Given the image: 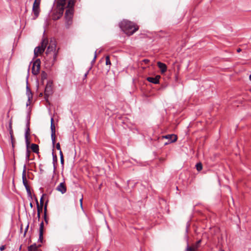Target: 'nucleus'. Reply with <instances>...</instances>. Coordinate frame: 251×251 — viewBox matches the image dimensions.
Segmentation results:
<instances>
[{"label":"nucleus","mask_w":251,"mask_h":251,"mask_svg":"<svg viewBox=\"0 0 251 251\" xmlns=\"http://www.w3.org/2000/svg\"><path fill=\"white\" fill-rule=\"evenodd\" d=\"M29 205L30 206L31 208H32L33 207V204L32 202H30L29 203Z\"/></svg>","instance_id":"nucleus-43"},{"label":"nucleus","mask_w":251,"mask_h":251,"mask_svg":"<svg viewBox=\"0 0 251 251\" xmlns=\"http://www.w3.org/2000/svg\"><path fill=\"white\" fill-rule=\"evenodd\" d=\"M41 77L42 80H43V81L45 79H47V77H48L47 73H46L45 71H42L41 72Z\"/></svg>","instance_id":"nucleus-22"},{"label":"nucleus","mask_w":251,"mask_h":251,"mask_svg":"<svg viewBox=\"0 0 251 251\" xmlns=\"http://www.w3.org/2000/svg\"><path fill=\"white\" fill-rule=\"evenodd\" d=\"M157 66L160 69L161 73H164L167 71V66L165 64L161 62H158Z\"/></svg>","instance_id":"nucleus-14"},{"label":"nucleus","mask_w":251,"mask_h":251,"mask_svg":"<svg viewBox=\"0 0 251 251\" xmlns=\"http://www.w3.org/2000/svg\"><path fill=\"white\" fill-rule=\"evenodd\" d=\"M196 167L198 171H200L202 169V165L201 163H198L196 165Z\"/></svg>","instance_id":"nucleus-28"},{"label":"nucleus","mask_w":251,"mask_h":251,"mask_svg":"<svg viewBox=\"0 0 251 251\" xmlns=\"http://www.w3.org/2000/svg\"><path fill=\"white\" fill-rule=\"evenodd\" d=\"M39 240H40L41 241V242H42V240L43 239L44 236H39Z\"/></svg>","instance_id":"nucleus-41"},{"label":"nucleus","mask_w":251,"mask_h":251,"mask_svg":"<svg viewBox=\"0 0 251 251\" xmlns=\"http://www.w3.org/2000/svg\"><path fill=\"white\" fill-rule=\"evenodd\" d=\"M105 64L106 65H109V68H110V66L111 65V61L110 60V57L109 56H106L105 57Z\"/></svg>","instance_id":"nucleus-27"},{"label":"nucleus","mask_w":251,"mask_h":251,"mask_svg":"<svg viewBox=\"0 0 251 251\" xmlns=\"http://www.w3.org/2000/svg\"><path fill=\"white\" fill-rule=\"evenodd\" d=\"M26 119H27V122L26 124V128H25V133H26V132H27L28 134H30V128H29L30 122H29V114H28Z\"/></svg>","instance_id":"nucleus-16"},{"label":"nucleus","mask_w":251,"mask_h":251,"mask_svg":"<svg viewBox=\"0 0 251 251\" xmlns=\"http://www.w3.org/2000/svg\"><path fill=\"white\" fill-rule=\"evenodd\" d=\"M88 73H89V71H87V72L85 74L84 76V77L85 78L87 77V75L88 74Z\"/></svg>","instance_id":"nucleus-42"},{"label":"nucleus","mask_w":251,"mask_h":251,"mask_svg":"<svg viewBox=\"0 0 251 251\" xmlns=\"http://www.w3.org/2000/svg\"><path fill=\"white\" fill-rule=\"evenodd\" d=\"M43 226H44V223H43V222H42L40 224V226L39 235H43V234H44Z\"/></svg>","instance_id":"nucleus-23"},{"label":"nucleus","mask_w":251,"mask_h":251,"mask_svg":"<svg viewBox=\"0 0 251 251\" xmlns=\"http://www.w3.org/2000/svg\"><path fill=\"white\" fill-rule=\"evenodd\" d=\"M43 96V93H40V94H39V96Z\"/></svg>","instance_id":"nucleus-46"},{"label":"nucleus","mask_w":251,"mask_h":251,"mask_svg":"<svg viewBox=\"0 0 251 251\" xmlns=\"http://www.w3.org/2000/svg\"><path fill=\"white\" fill-rule=\"evenodd\" d=\"M47 202H48V201L46 202L45 205L44 206V217L45 221L46 223H48V220H47Z\"/></svg>","instance_id":"nucleus-20"},{"label":"nucleus","mask_w":251,"mask_h":251,"mask_svg":"<svg viewBox=\"0 0 251 251\" xmlns=\"http://www.w3.org/2000/svg\"><path fill=\"white\" fill-rule=\"evenodd\" d=\"M29 135V134H28L27 132H26V133H25V137L26 149H29V146L30 145V141L28 139Z\"/></svg>","instance_id":"nucleus-19"},{"label":"nucleus","mask_w":251,"mask_h":251,"mask_svg":"<svg viewBox=\"0 0 251 251\" xmlns=\"http://www.w3.org/2000/svg\"><path fill=\"white\" fill-rule=\"evenodd\" d=\"M59 155H60V157L61 164L62 166H63L64 165V160L63 152H62V151H59Z\"/></svg>","instance_id":"nucleus-24"},{"label":"nucleus","mask_w":251,"mask_h":251,"mask_svg":"<svg viewBox=\"0 0 251 251\" xmlns=\"http://www.w3.org/2000/svg\"><path fill=\"white\" fill-rule=\"evenodd\" d=\"M39 170H40V174H42L44 172V170L43 169V165L40 164L39 165Z\"/></svg>","instance_id":"nucleus-31"},{"label":"nucleus","mask_w":251,"mask_h":251,"mask_svg":"<svg viewBox=\"0 0 251 251\" xmlns=\"http://www.w3.org/2000/svg\"><path fill=\"white\" fill-rule=\"evenodd\" d=\"M96 57H97V55H96V51L95 52L94 57L93 60L91 62L92 64H93L94 63H95L96 59Z\"/></svg>","instance_id":"nucleus-34"},{"label":"nucleus","mask_w":251,"mask_h":251,"mask_svg":"<svg viewBox=\"0 0 251 251\" xmlns=\"http://www.w3.org/2000/svg\"><path fill=\"white\" fill-rule=\"evenodd\" d=\"M249 78L250 80L251 81V74L250 75Z\"/></svg>","instance_id":"nucleus-47"},{"label":"nucleus","mask_w":251,"mask_h":251,"mask_svg":"<svg viewBox=\"0 0 251 251\" xmlns=\"http://www.w3.org/2000/svg\"><path fill=\"white\" fill-rule=\"evenodd\" d=\"M237 52H239L241 51V49L239 48L237 50Z\"/></svg>","instance_id":"nucleus-45"},{"label":"nucleus","mask_w":251,"mask_h":251,"mask_svg":"<svg viewBox=\"0 0 251 251\" xmlns=\"http://www.w3.org/2000/svg\"><path fill=\"white\" fill-rule=\"evenodd\" d=\"M52 156H53V173H54L55 172L56 167L55 166V163L57 162V158L56 155H54L53 152H52Z\"/></svg>","instance_id":"nucleus-21"},{"label":"nucleus","mask_w":251,"mask_h":251,"mask_svg":"<svg viewBox=\"0 0 251 251\" xmlns=\"http://www.w3.org/2000/svg\"><path fill=\"white\" fill-rule=\"evenodd\" d=\"M35 201H36V204H37V206H39V203H38V200L36 198H35Z\"/></svg>","instance_id":"nucleus-40"},{"label":"nucleus","mask_w":251,"mask_h":251,"mask_svg":"<svg viewBox=\"0 0 251 251\" xmlns=\"http://www.w3.org/2000/svg\"><path fill=\"white\" fill-rule=\"evenodd\" d=\"M48 43V41L47 39H43L42 40L41 46L37 47L34 49V54L35 57H37L39 53H42L44 51Z\"/></svg>","instance_id":"nucleus-4"},{"label":"nucleus","mask_w":251,"mask_h":251,"mask_svg":"<svg viewBox=\"0 0 251 251\" xmlns=\"http://www.w3.org/2000/svg\"><path fill=\"white\" fill-rule=\"evenodd\" d=\"M28 226H27V227H26V228L25 229V232H24V235H25L26 232V231L28 229Z\"/></svg>","instance_id":"nucleus-39"},{"label":"nucleus","mask_w":251,"mask_h":251,"mask_svg":"<svg viewBox=\"0 0 251 251\" xmlns=\"http://www.w3.org/2000/svg\"><path fill=\"white\" fill-rule=\"evenodd\" d=\"M30 154V151L29 149H26L25 157L27 161L29 160V156Z\"/></svg>","instance_id":"nucleus-29"},{"label":"nucleus","mask_w":251,"mask_h":251,"mask_svg":"<svg viewBox=\"0 0 251 251\" xmlns=\"http://www.w3.org/2000/svg\"><path fill=\"white\" fill-rule=\"evenodd\" d=\"M51 123H54V120L53 118H51Z\"/></svg>","instance_id":"nucleus-44"},{"label":"nucleus","mask_w":251,"mask_h":251,"mask_svg":"<svg viewBox=\"0 0 251 251\" xmlns=\"http://www.w3.org/2000/svg\"><path fill=\"white\" fill-rule=\"evenodd\" d=\"M56 148L57 150H59L60 151H61L60 145L59 143L56 144Z\"/></svg>","instance_id":"nucleus-33"},{"label":"nucleus","mask_w":251,"mask_h":251,"mask_svg":"<svg viewBox=\"0 0 251 251\" xmlns=\"http://www.w3.org/2000/svg\"><path fill=\"white\" fill-rule=\"evenodd\" d=\"M22 179H23V184L25 186V189L26 190L28 197L32 198L31 192L29 186H28V185L27 184V180L26 178V165H25L24 166V169H23V173H22Z\"/></svg>","instance_id":"nucleus-5"},{"label":"nucleus","mask_w":251,"mask_h":251,"mask_svg":"<svg viewBox=\"0 0 251 251\" xmlns=\"http://www.w3.org/2000/svg\"><path fill=\"white\" fill-rule=\"evenodd\" d=\"M31 149L32 151L35 153H38L39 152V146L38 145L35 144H32L31 145Z\"/></svg>","instance_id":"nucleus-18"},{"label":"nucleus","mask_w":251,"mask_h":251,"mask_svg":"<svg viewBox=\"0 0 251 251\" xmlns=\"http://www.w3.org/2000/svg\"><path fill=\"white\" fill-rule=\"evenodd\" d=\"M52 82L49 81L45 88V98L47 100L48 97L52 94Z\"/></svg>","instance_id":"nucleus-7"},{"label":"nucleus","mask_w":251,"mask_h":251,"mask_svg":"<svg viewBox=\"0 0 251 251\" xmlns=\"http://www.w3.org/2000/svg\"><path fill=\"white\" fill-rule=\"evenodd\" d=\"M82 200H83V198H81L79 201H80V205H81V207H82Z\"/></svg>","instance_id":"nucleus-38"},{"label":"nucleus","mask_w":251,"mask_h":251,"mask_svg":"<svg viewBox=\"0 0 251 251\" xmlns=\"http://www.w3.org/2000/svg\"><path fill=\"white\" fill-rule=\"evenodd\" d=\"M121 29L128 36L134 33L138 29V26L134 23L128 20H123L120 24Z\"/></svg>","instance_id":"nucleus-3"},{"label":"nucleus","mask_w":251,"mask_h":251,"mask_svg":"<svg viewBox=\"0 0 251 251\" xmlns=\"http://www.w3.org/2000/svg\"><path fill=\"white\" fill-rule=\"evenodd\" d=\"M10 139H11V142L12 147V149H13L14 148V143L15 142V139H14V137H13V139H12V138H10Z\"/></svg>","instance_id":"nucleus-32"},{"label":"nucleus","mask_w":251,"mask_h":251,"mask_svg":"<svg viewBox=\"0 0 251 251\" xmlns=\"http://www.w3.org/2000/svg\"><path fill=\"white\" fill-rule=\"evenodd\" d=\"M43 206H42L41 205L37 206V216L38 218H40V212L42 210Z\"/></svg>","instance_id":"nucleus-25"},{"label":"nucleus","mask_w":251,"mask_h":251,"mask_svg":"<svg viewBox=\"0 0 251 251\" xmlns=\"http://www.w3.org/2000/svg\"><path fill=\"white\" fill-rule=\"evenodd\" d=\"M51 138L53 146H54L55 143V127L54 123L50 124Z\"/></svg>","instance_id":"nucleus-10"},{"label":"nucleus","mask_w":251,"mask_h":251,"mask_svg":"<svg viewBox=\"0 0 251 251\" xmlns=\"http://www.w3.org/2000/svg\"><path fill=\"white\" fill-rule=\"evenodd\" d=\"M41 245L38 246L35 243L28 247V251H39L38 247H40Z\"/></svg>","instance_id":"nucleus-15"},{"label":"nucleus","mask_w":251,"mask_h":251,"mask_svg":"<svg viewBox=\"0 0 251 251\" xmlns=\"http://www.w3.org/2000/svg\"><path fill=\"white\" fill-rule=\"evenodd\" d=\"M219 251H224L223 250H220Z\"/></svg>","instance_id":"nucleus-48"},{"label":"nucleus","mask_w":251,"mask_h":251,"mask_svg":"<svg viewBox=\"0 0 251 251\" xmlns=\"http://www.w3.org/2000/svg\"><path fill=\"white\" fill-rule=\"evenodd\" d=\"M5 249V246L4 245H2L0 247V250L1 251H3Z\"/></svg>","instance_id":"nucleus-37"},{"label":"nucleus","mask_w":251,"mask_h":251,"mask_svg":"<svg viewBox=\"0 0 251 251\" xmlns=\"http://www.w3.org/2000/svg\"><path fill=\"white\" fill-rule=\"evenodd\" d=\"M41 61L39 59H37L33 63L32 67V73L34 75L39 74L40 69Z\"/></svg>","instance_id":"nucleus-6"},{"label":"nucleus","mask_w":251,"mask_h":251,"mask_svg":"<svg viewBox=\"0 0 251 251\" xmlns=\"http://www.w3.org/2000/svg\"><path fill=\"white\" fill-rule=\"evenodd\" d=\"M46 194H43L42 195V197H41L40 198V205L43 206V204H44V200H43V198H44V197L45 196H46Z\"/></svg>","instance_id":"nucleus-30"},{"label":"nucleus","mask_w":251,"mask_h":251,"mask_svg":"<svg viewBox=\"0 0 251 251\" xmlns=\"http://www.w3.org/2000/svg\"><path fill=\"white\" fill-rule=\"evenodd\" d=\"M41 0H35L32 7V11L34 13V15L36 18H37L39 14L40 9H39V5L40 3Z\"/></svg>","instance_id":"nucleus-8"},{"label":"nucleus","mask_w":251,"mask_h":251,"mask_svg":"<svg viewBox=\"0 0 251 251\" xmlns=\"http://www.w3.org/2000/svg\"><path fill=\"white\" fill-rule=\"evenodd\" d=\"M143 62H144L145 64H148L150 62V60L147 59H145L143 60Z\"/></svg>","instance_id":"nucleus-36"},{"label":"nucleus","mask_w":251,"mask_h":251,"mask_svg":"<svg viewBox=\"0 0 251 251\" xmlns=\"http://www.w3.org/2000/svg\"><path fill=\"white\" fill-rule=\"evenodd\" d=\"M9 134L10 135V138H12V139H13V137H14V135H13V130L12 129V124H11V123H10L9 124Z\"/></svg>","instance_id":"nucleus-26"},{"label":"nucleus","mask_w":251,"mask_h":251,"mask_svg":"<svg viewBox=\"0 0 251 251\" xmlns=\"http://www.w3.org/2000/svg\"><path fill=\"white\" fill-rule=\"evenodd\" d=\"M160 76L159 75H156L155 77H148L147 80L150 82H151L154 84H158L159 82V78Z\"/></svg>","instance_id":"nucleus-13"},{"label":"nucleus","mask_w":251,"mask_h":251,"mask_svg":"<svg viewBox=\"0 0 251 251\" xmlns=\"http://www.w3.org/2000/svg\"><path fill=\"white\" fill-rule=\"evenodd\" d=\"M58 51H56V44L54 41H50L46 52L45 62L48 67H51L54 65L57 58Z\"/></svg>","instance_id":"nucleus-2"},{"label":"nucleus","mask_w":251,"mask_h":251,"mask_svg":"<svg viewBox=\"0 0 251 251\" xmlns=\"http://www.w3.org/2000/svg\"><path fill=\"white\" fill-rule=\"evenodd\" d=\"M75 0H58L57 6L58 9V15L57 17L54 16L53 20L59 19L62 15L64 9L67 8L65 17L66 19L65 26L69 28L73 23Z\"/></svg>","instance_id":"nucleus-1"},{"label":"nucleus","mask_w":251,"mask_h":251,"mask_svg":"<svg viewBox=\"0 0 251 251\" xmlns=\"http://www.w3.org/2000/svg\"><path fill=\"white\" fill-rule=\"evenodd\" d=\"M189 226H190V224H189V222H188L186 224V229L187 232H188V229Z\"/></svg>","instance_id":"nucleus-35"},{"label":"nucleus","mask_w":251,"mask_h":251,"mask_svg":"<svg viewBox=\"0 0 251 251\" xmlns=\"http://www.w3.org/2000/svg\"><path fill=\"white\" fill-rule=\"evenodd\" d=\"M162 139H168V142L164 143L165 145H167L171 143L175 142L177 140V136L174 134H168L162 136Z\"/></svg>","instance_id":"nucleus-9"},{"label":"nucleus","mask_w":251,"mask_h":251,"mask_svg":"<svg viewBox=\"0 0 251 251\" xmlns=\"http://www.w3.org/2000/svg\"><path fill=\"white\" fill-rule=\"evenodd\" d=\"M56 190L62 194L65 193L67 191L66 186L65 185V182L60 183L56 187Z\"/></svg>","instance_id":"nucleus-12"},{"label":"nucleus","mask_w":251,"mask_h":251,"mask_svg":"<svg viewBox=\"0 0 251 251\" xmlns=\"http://www.w3.org/2000/svg\"><path fill=\"white\" fill-rule=\"evenodd\" d=\"M201 240H199L197 242L195 245L190 246L187 243V247L185 251H197V248L199 247V244L201 243Z\"/></svg>","instance_id":"nucleus-11"},{"label":"nucleus","mask_w":251,"mask_h":251,"mask_svg":"<svg viewBox=\"0 0 251 251\" xmlns=\"http://www.w3.org/2000/svg\"><path fill=\"white\" fill-rule=\"evenodd\" d=\"M26 94L28 97V100H30V99L32 98V94L31 90L30 89L29 87L27 85H26Z\"/></svg>","instance_id":"nucleus-17"}]
</instances>
